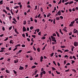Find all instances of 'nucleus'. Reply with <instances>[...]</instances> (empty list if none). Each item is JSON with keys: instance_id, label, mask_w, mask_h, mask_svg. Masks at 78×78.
I'll list each match as a JSON object with an SVG mask.
<instances>
[{"instance_id": "1", "label": "nucleus", "mask_w": 78, "mask_h": 78, "mask_svg": "<svg viewBox=\"0 0 78 78\" xmlns=\"http://www.w3.org/2000/svg\"><path fill=\"white\" fill-rule=\"evenodd\" d=\"M51 37L52 39V41L55 42H56V38L55 37H53V36L51 35Z\"/></svg>"}, {"instance_id": "2", "label": "nucleus", "mask_w": 78, "mask_h": 78, "mask_svg": "<svg viewBox=\"0 0 78 78\" xmlns=\"http://www.w3.org/2000/svg\"><path fill=\"white\" fill-rule=\"evenodd\" d=\"M74 45L75 47H77L78 45V42L75 41L74 43Z\"/></svg>"}, {"instance_id": "3", "label": "nucleus", "mask_w": 78, "mask_h": 78, "mask_svg": "<svg viewBox=\"0 0 78 78\" xmlns=\"http://www.w3.org/2000/svg\"><path fill=\"white\" fill-rule=\"evenodd\" d=\"M63 30L65 31L66 33H67V27H65L63 29Z\"/></svg>"}, {"instance_id": "4", "label": "nucleus", "mask_w": 78, "mask_h": 78, "mask_svg": "<svg viewBox=\"0 0 78 78\" xmlns=\"http://www.w3.org/2000/svg\"><path fill=\"white\" fill-rule=\"evenodd\" d=\"M55 33L57 34L58 37H60V35H59V33H58V32L56 31Z\"/></svg>"}, {"instance_id": "5", "label": "nucleus", "mask_w": 78, "mask_h": 78, "mask_svg": "<svg viewBox=\"0 0 78 78\" xmlns=\"http://www.w3.org/2000/svg\"><path fill=\"white\" fill-rule=\"evenodd\" d=\"M23 31H27V29H26V28L24 27H23Z\"/></svg>"}, {"instance_id": "6", "label": "nucleus", "mask_w": 78, "mask_h": 78, "mask_svg": "<svg viewBox=\"0 0 78 78\" xmlns=\"http://www.w3.org/2000/svg\"><path fill=\"white\" fill-rule=\"evenodd\" d=\"M19 70H23V67H22L21 66H20V68H19Z\"/></svg>"}, {"instance_id": "7", "label": "nucleus", "mask_w": 78, "mask_h": 78, "mask_svg": "<svg viewBox=\"0 0 78 78\" xmlns=\"http://www.w3.org/2000/svg\"><path fill=\"white\" fill-rule=\"evenodd\" d=\"M18 61H19V59H17L16 60H15L14 61V63L15 64H16L17 63V62H18Z\"/></svg>"}, {"instance_id": "8", "label": "nucleus", "mask_w": 78, "mask_h": 78, "mask_svg": "<svg viewBox=\"0 0 78 78\" xmlns=\"http://www.w3.org/2000/svg\"><path fill=\"white\" fill-rule=\"evenodd\" d=\"M61 11H58L57 14L58 15V16H61Z\"/></svg>"}, {"instance_id": "9", "label": "nucleus", "mask_w": 78, "mask_h": 78, "mask_svg": "<svg viewBox=\"0 0 78 78\" xmlns=\"http://www.w3.org/2000/svg\"><path fill=\"white\" fill-rule=\"evenodd\" d=\"M14 31H15V33H16V34H19V32H17V29H16V28L15 29Z\"/></svg>"}, {"instance_id": "10", "label": "nucleus", "mask_w": 78, "mask_h": 78, "mask_svg": "<svg viewBox=\"0 0 78 78\" xmlns=\"http://www.w3.org/2000/svg\"><path fill=\"white\" fill-rule=\"evenodd\" d=\"M14 41L12 40H11L10 41V44H14Z\"/></svg>"}, {"instance_id": "11", "label": "nucleus", "mask_w": 78, "mask_h": 78, "mask_svg": "<svg viewBox=\"0 0 78 78\" xmlns=\"http://www.w3.org/2000/svg\"><path fill=\"white\" fill-rule=\"evenodd\" d=\"M56 19L57 20H59L60 19V18L59 17H57L56 18Z\"/></svg>"}, {"instance_id": "12", "label": "nucleus", "mask_w": 78, "mask_h": 78, "mask_svg": "<svg viewBox=\"0 0 78 78\" xmlns=\"http://www.w3.org/2000/svg\"><path fill=\"white\" fill-rule=\"evenodd\" d=\"M59 31H60V33L61 34H62V35H63V33H62V31H61V29H59Z\"/></svg>"}, {"instance_id": "13", "label": "nucleus", "mask_w": 78, "mask_h": 78, "mask_svg": "<svg viewBox=\"0 0 78 78\" xmlns=\"http://www.w3.org/2000/svg\"><path fill=\"white\" fill-rule=\"evenodd\" d=\"M10 12L12 14V15H13L14 14V13L12 12V9H11V10H10Z\"/></svg>"}, {"instance_id": "14", "label": "nucleus", "mask_w": 78, "mask_h": 78, "mask_svg": "<svg viewBox=\"0 0 78 78\" xmlns=\"http://www.w3.org/2000/svg\"><path fill=\"white\" fill-rule=\"evenodd\" d=\"M27 22L28 24V25H30V22H31V21H30V20H28Z\"/></svg>"}, {"instance_id": "15", "label": "nucleus", "mask_w": 78, "mask_h": 78, "mask_svg": "<svg viewBox=\"0 0 78 78\" xmlns=\"http://www.w3.org/2000/svg\"><path fill=\"white\" fill-rule=\"evenodd\" d=\"M60 47L62 48H64L65 47H66V46H61Z\"/></svg>"}, {"instance_id": "16", "label": "nucleus", "mask_w": 78, "mask_h": 78, "mask_svg": "<svg viewBox=\"0 0 78 78\" xmlns=\"http://www.w3.org/2000/svg\"><path fill=\"white\" fill-rule=\"evenodd\" d=\"M72 3H73V1H71L70 2H69V5H71V4H72Z\"/></svg>"}, {"instance_id": "17", "label": "nucleus", "mask_w": 78, "mask_h": 78, "mask_svg": "<svg viewBox=\"0 0 78 78\" xmlns=\"http://www.w3.org/2000/svg\"><path fill=\"white\" fill-rule=\"evenodd\" d=\"M36 66H32L31 69H34V68H36Z\"/></svg>"}, {"instance_id": "18", "label": "nucleus", "mask_w": 78, "mask_h": 78, "mask_svg": "<svg viewBox=\"0 0 78 78\" xmlns=\"http://www.w3.org/2000/svg\"><path fill=\"white\" fill-rule=\"evenodd\" d=\"M21 45V44H17L16 46H15V47H19Z\"/></svg>"}, {"instance_id": "19", "label": "nucleus", "mask_w": 78, "mask_h": 78, "mask_svg": "<svg viewBox=\"0 0 78 78\" xmlns=\"http://www.w3.org/2000/svg\"><path fill=\"white\" fill-rule=\"evenodd\" d=\"M6 9H7L8 10V11H10V9H9V7H6Z\"/></svg>"}, {"instance_id": "20", "label": "nucleus", "mask_w": 78, "mask_h": 78, "mask_svg": "<svg viewBox=\"0 0 78 78\" xmlns=\"http://www.w3.org/2000/svg\"><path fill=\"white\" fill-rule=\"evenodd\" d=\"M3 12H4L5 13V14H7V12L5 9H3Z\"/></svg>"}, {"instance_id": "21", "label": "nucleus", "mask_w": 78, "mask_h": 78, "mask_svg": "<svg viewBox=\"0 0 78 78\" xmlns=\"http://www.w3.org/2000/svg\"><path fill=\"white\" fill-rule=\"evenodd\" d=\"M6 73H10L9 71L7 69L6 70Z\"/></svg>"}, {"instance_id": "22", "label": "nucleus", "mask_w": 78, "mask_h": 78, "mask_svg": "<svg viewBox=\"0 0 78 78\" xmlns=\"http://www.w3.org/2000/svg\"><path fill=\"white\" fill-rule=\"evenodd\" d=\"M30 29L31 30H33V29H34V27L33 26H31L30 27Z\"/></svg>"}, {"instance_id": "23", "label": "nucleus", "mask_w": 78, "mask_h": 78, "mask_svg": "<svg viewBox=\"0 0 78 78\" xmlns=\"http://www.w3.org/2000/svg\"><path fill=\"white\" fill-rule=\"evenodd\" d=\"M56 73H57V74L58 75H59V74H60V72H58V71H56Z\"/></svg>"}, {"instance_id": "24", "label": "nucleus", "mask_w": 78, "mask_h": 78, "mask_svg": "<svg viewBox=\"0 0 78 78\" xmlns=\"http://www.w3.org/2000/svg\"><path fill=\"white\" fill-rule=\"evenodd\" d=\"M37 9V6L36 5L35 7V8L34 9V10H36Z\"/></svg>"}, {"instance_id": "25", "label": "nucleus", "mask_w": 78, "mask_h": 78, "mask_svg": "<svg viewBox=\"0 0 78 78\" xmlns=\"http://www.w3.org/2000/svg\"><path fill=\"white\" fill-rule=\"evenodd\" d=\"M72 62H71V64H73V63H74V62H75V61L73 60H71Z\"/></svg>"}, {"instance_id": "26", "label": "nucleus", "mask_w": 78, "mask_h": 78, "mask_svg": "<svg viewBox=\"0 0 78 78\" xmlns=\"http://www.w3.org/2000/svg\"><path fill=\"white\" fill-rule=\"evenodd\" d=\"M65 52H67L68 51H69V50L68 49H66L64 51Z\"/></svg>"}, {"instance_id": "27", "label": "nucleus", "mask_w": 78, "mask_h": 78, "mask_svg": "<svg viewBox=\"0 0 78 78\" xmlns=\"http://www.w3.org/2000/svg\"><path fill=\"white\" fill-rule=\"evenodd\" d=\"M19 6H16V7H14V9H17V8H19Z\"/></svg>"}, {"instance_id": "28", "label": "nucleus", "mask_w": 78, "mask_h": 78, "mask_svg": "<svg viewBox=\"0 0 78 78\" xmlns=\"http://www.w3.org/2000/svg\"><path fill=\"white\" fill-rule=\"evenodd\" d=\"M3 4V0H2L0 2V5H2Z\"/></svg>"}, {"instance_id": "29", "label": "nucleus", "mask_w": 78, "mask_h": 78, "mask_svg": "<svg viewBox=\"0 0 78 78\" xmlns=\"http://www.w3.org/2000/svg\"><path fill=\"white\" fill-rule=\"evenodd\" d=\"M75 23V21H73V22H71V24H73V23Z\"/></svg>"}, {"instance_id": "30", "label": "nucleus", "mask_w": 78, "mask_h": 78, "mask_svg": "<svg viewBox=\"0 0 78 78\" xmlns=\"http://www.w3.org/2000/svg\"><path fill=\"white\" fill-rule=\"evenodd\" d=\"M30 21H31V22H33V18L32 17H31L30 18Z\"/></svg>"}, {"instance_id": "31", "label": "nucleus", "mask_w": 78, "mask_h": 78, "mask_svg": "<svg viewBox=\"0 0 78 78\" xmlns=\"http://www.w3.org/2000/svg\"><path fill=\"white\" fill-rule=\"evenodd\" d=\"M13 20L15 21V22H17V21H16V19H15V18H13Z\"/></svg>"}, {"instance_id": "32", "label": "nucleus", "mask_w": 78, "mask_h": 78, "mask_svg": "<svg viewBox=\"0 0 78 78\" xmlns=\"http://www.w3.org/2000/svg\"><path fill=\"white\" fill-rule=\"evenodd\" d=\"M26 23H27V22H26V21H24L23 24L24 25H26Z\"/></svg>"}, {"instance_id": "33", "label": "nucleus", "mask_w": 78, "mask_h": 78, "mask_svg": "<svg viewBox=\"0 0 78 78\" xmlns=\"http://www.w3.org/2000/svg\"><path fill=\"white\" fill-rule=\"evenodd\" d=\"M78 33V30H76L75 31H74V33Z\"/></svg>"}, {"instance_id": "34", "label": "nucleus", "mask_w": 78, "mask_h": 78, "mask_svg": "<svg viewBox=\"0 0 78 78\" xmlns=\"http://www.w3.org/2000/svg\"><path fill=\"white\" fill-rule=\"evenodd\" d=\"M52 69L53 70H56V69H55V68H54V67H52Z\"/></svg>"}, {"instance_id": "35", "label": "nucleus", "mask_w": 78, "mask_h": 78, "mask_svg": "<svg viewBox=\"0 0 78 78\" xmlns=\"http://www.w3.org/2000/svg\"><path fill=\"white\" fill-rule=\"evenodd\" d=\"M69 27H73V24H71L70 23V24L69 25Z\"/></svg>"}, {"instance_id": "36", "label": "nucleus", "mask_w": 78, "mask_h": 78, "mask_svg": "<svg viewBox=\"0 0 78 78\" xmlns=\"http://www.w3.org/2000/svg\"><path fill=\"white\" fill-rule=\"evenodd\" d=\"M66 60H65L64 61V65H65V64H66V62H66Z\"/></svg>"}, {"instance_id": "37", "label": "nucleus", "mask_w": 78, "mask_h": 78, "mask_svg": "<svg viewBox=\"0 0 78 78\" xmlns=\"http://www.w3.org/2000/svg\"><path fill=\"white\" fill-rule=\"evenodd\" d=\"M37 50L38 51V52H40V51H41V50L39 48H38L37 49Z\"/></svg>"}, {"instance_id": "38", "label": "nucleus", "mask_w": 78, "mask_h": 78, "mask_svg": "<svg viewBox=\"0 0 78 78\" xmlns=\"http://www.w3.org/2000/svg\"><path fill=\"white\" fill-rule=\"evenodd\" d=\"M54 55V53L53 52L52 53L51 55V56L53 57V55Z\"/></svg>"}, {"instance_id": "39", "label": "nucleus", "mask_w": 78, "mask_h": 78, "mask_svg": "<svg viewBox=\"0 0 78 78\" xmlns=\"http://www.w3.org/2000/svg\"><path fill=\"white\" fill-rule=\"evenodd\" d=\"M62 2V0H60V1L58 3V5H59L60 4V3H61Z\"/></svg>"}, {"instance_id": "40", "label": "nucleus", "mask_w": 78, "mask_h": 78, "mask_svg": "<svg viewBox=\"0 0 78 78\" xmlns=\"http://www.w3.org/2000/svg\"><path fill=\"white\" fill-rule=\"evenodd\" d=\"M68 4H69V2H67L65 4V5H68Z\"/></svg>"}, {"instance_id": "41", "label": "nucleus", "mask_w": 78, "mask_h": 78, "mask_svg": "<svg viewBox=\"0 0 78 78\" xmlns=\"http://www.w3.org/2000/svg\"><path fill=\"white\" fill-rule=\"evenodd\" d=\"M52 36H56V34L54 33V34H53Z\"/></svg>"}, {"instance_id": "42", "label": "nucleus", "mask_w": 78, "mask_h": 78, "mask_svg": "<svg viewBox=\"0 0 78 78\" xmlns=\"http://www.w3.org/2000/svg\"><path fill=\"white\" fill-rule=\"evenodd\" d=\"M33 48L34 49V51H36V48H35V47H34V46H33Z\"/></svg>"}, {"instance_id": "43", "label": "nucleus", "mask_w": 78, "mask_h": 78, "mask_svg": "<svg viewBox=\"0 0 78 78\" xmlns=\"http://www.w3.org/2000/svg\"><path fill=\"white\" fill-rule=\"evenodd\" d=\"M72 70L74 72V73H76V71L75 69H72Z\"/></svg>"}, {"instance_id": "44", "label": "nucleus", "mask_w": 78, "mask_h": 78, "mask_svg": "<svg viewBox=\"0 0 78 78\" xmlns=\"http://www.w3.org/2000/svg\"><path fill=\"white\" fill-rule=\"evenodd\" d=\"M53 23L54 24H55V19H54L53 20Z\"/></svg>"}, {"instance_id": "45", "label": "nucleus", "mask_w": 78, "mask_h": 78, "mask_svg": "<svg viewBox=\"0 0 78 78\" xmlns=\"http://www.w3.org/2000/svg\"><path fill=\"white\" fill-rule=\"evenodd\" d=\"M13 72L14 73H15V74H16L17 73V72H16V71H15V70H13Z\"/></svg>"}, {"instance_id": "46", "label": "nucleus", "mask_w": 78, "mask_h": 78, "mask_svg": "<svg viewBox=\"0 0 78 78\" xmlns=\"http://www.w3.org/2000/svg\"><path fill=\"white\" fill-rule=\"evenodd\" d=\"M69 34V36H71V35H72V32H71Z\"/></svg>"}, {"instance_id": "47", "label": "nucleus", "mask_w": 78, "mask_h": 78, "mask_svg": "<svg viewBox=\"0 0 78 78\" xmlns=\"http://www.w3.org/2000/svg\"><path fill=\"white\" fill-rule=\"evenodd\" d=\"M39 76V74H37L35 76V78H37L38 76Z\"/></svg>"}, {"instance_id": "48", "label": "nucleus", "mask_w": 78, "mask_h": 78, "mask_svg": "<svg viewBox=\"0 0 78 78\" xmlns=\"http://www.w3.org/2000/svg\"><path fill=\"white\" fill-rule=\"evenodd\" d=\"M69 12H72V11L71 9H69Z\"/></svg>"}, {"instance_id": "49", "label": "nucleus", "mask_w": 78, "mask_h": 78, "mask_svg": "<svg viewBox=\"0 0 78 78\" xmlns=\"http://www.w3.org/2000/svg\"><path fill=\"white\" fill-rule=\"evenodd\" d=\"M43 73H44V74H45L46 73V72H45V71H43V72H42Z\"/></svg>"}, {"instance_id": "50", "label": "nucleus", "mask_w": 78, "mask_h": 78, "mask_svg": "<svg viewBox=\"0 0 78 78\" xmlns=\"http://www.w3.org/2000/svg\"><path fill=\"white\" fill-rule=\"evenodd\" d=\"M17 47H16L14 49H13V51H15V50H17Z\"/></svg>"}, {"instance_id": "51", "label": "nucleus", "mask_w": 78, "mask_h": 78, "mask_svg": "<svg viewBox=\"0 0 78 78\" xmlns=\"http://www.w3.org/2000/svg\"><path fill=\"white\" fill-rule=\"evenodd\" d=\"M49 39L50 40V41H51V37H49Z\"/></svg>"}, {"instance_id": "52", "label": "nucleus", "mask_w": 78, "mask_h": 78, "mask_svg": "<svg viewBox=\"0 0 78 78\" xmlns=\"http://www.w3.org/2000/svg\"><path fill=\"white\" fill-rule=\"evenodd\" d=\"M2 30L3 31H5V27H2Z\"/></svg>"}, {"instance_id": "53", "label": "nucleus", "mask_w": 78, "mask_h": 78, "mask_svg": "<svg viewBox=\"0 0 78 78\" xmlns=\"http://www.w3.org/2000/svg\"><path fill=\"white\" fill-rule=\"evenodd\" d=\"M8 39V38L7 37L5 39H4V41H6Z\"/></svg>"}, {"instance_id": "54", "label": "nucleus", "mask_w": 78, "mask_h": 78, "mask_svg": "<svg viewBox=\"0 0 78 78\" xmlns=\"http://www.w3.org/2000/svg\"><path fill=\"white\" fill-rule=\"evenodd\" d=\"M70 64L69 63H68L67 64H66V66H70Z\"/></svg>"}, {"instance_id": "55", "label": "nucleus", "mask_w": 78, "mask_h": 78, "mask_svg": "<svg viewBox=\"0 0 78 78\" xmlns=\"http://www.w3.org/2000/svg\"><path fill=\"white\" fill-rule=\"evenodd\" d=\"M34 21H35V23H37V20H34Z\"/></svg>"}, {"instance_id": "56", "label": "nucleus", "mask_w": 78, "mask_h": 78, "mask_svg": "<svg viewBox=\"0 0 78 78\" xmlns=\"http://www.w3.org/2000/svg\"><path fill=\"white\" fill-rule=\"evenodd\" d=\"M53 63L55 65V66H56V63L55 62V61H53Z\"/></svg>"}, {"instance_id": "57", "label": "nucleus", "mask_w": 78, "mask_h": 78, "mask_svg": "<svg viewBox=\"0 0 78 78\" xmlns=\"http://www.w3.org/2000/svg\"><path fill=\"white\" fill-rule=\"evenodd\" d=\"M32 36L33 37H34V38H36V35H32Z\"/></svg>"}, {"instance_id": "58", "label": "nucleus", "mask_w": 78, "mask_h": 78, "mask_svg": "<svg viewBox=\"0 0 78 78\" xmlns=\"http://www.w3.org/2000/svg\"><path fill=\"white\" fill-rule=\"evenodd\" d=\"M20 9H22V5H20Z\"/></svg>"}, {"instance_id": "59", "label": "nucleus", "mask_w": 78, "mask_h": 78, "mask_svg": "<svg viewBox=\"0 0 78 78\" xmlns=\"http://www.w3.org/2000/svg\"><path fill=\"white\" fill-rule=\"evenodd\" d=\"M42 21L44 22V23H45V19H42Z\"/></svg>"}, {"instance_id": "60", "label": "nucleus", "mask_w": 78, "mask_h": 78, "mask_svg": "<svg viewBox=\"0 0 78 78\" xmlns=\"http://www.w3.org/2000/svg\"><path fill=\"white\" fill-rule=\"evenodd\" d=\"M41 32H39L38 33V35H39V36H41Z\"/></svg>"}, {"instance_id": "61", "label": "nucleus", "mask_w": 78, "mask_h": 78, "mask_svg": "<svg viewBox=\"0 0 78 78\" xmlns=\"http://www.w3.org/2000/svg\"><path fill=\"white\" fill-rule=\"evenodd\" d=\"M25 47V45L24 44H22V47Z\"/></svg>"}, {"instance_id": "62", "label": "nucleus", "mask_w": 78, "mask_h": 78, "mask_svg": "<svg viewBox=\"0 0 78 78\" xmlns=\"http://www.w3.org/2000/svg\"><path fill=\"white\" fill-rule=\"evenodd\" d=\"M26 35L27 37H28V33H26Z\"/></svg>"}, {"instance_id": "63", "label": "nucleus", "mask_w": 78, "mask_h": 78, "mask_svg": "<svg viewBox=\"0 0 78 78\" xmlns=\"http://www.w3.org/2000/svg\"><path fill=\"white\" fill-rule=\"evenodd\" d=\"M22 36L23 37H25V34H22Z\"/></svg>"}, {"instance_id": "64", "label": "nucleus", "mask_w": 78, "mask_h": 78, "mask_svg": "<svg viewBox=\"0 0 78 78\" xmlns=\"http://www.w3.org/2000/svg\"><path fill=\"white\" fill-rule=\"evenodd\" d=\"M60 19H62H62H63V17L62 16H60Z\"/></svg>"}]
</instances>
